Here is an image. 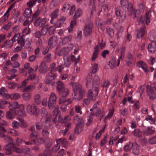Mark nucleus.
<instances>
[{"label":"nucleus","instance_id":"39","mask_svg":"<svg viewBox=\"0 0 156 156\" xmlns=\"http://www.w3.org/2000/svg\"><path fill=\"white\" fill-rule=\"evenodd\" d=\"M41 114L43 116L45 117L46 118L45 121L46 122L50 121L49 119L47 118L48 117V112L46 108H43L41 109Z\"/></svg>","mask_w":156,"mask_h":156},{"label":"nucleus","instance_id":"46","mask_svg":"<svg viewBox=\"0 0 156 156\" xmlns=\"http://www.w3.org/2000/svg\"><path fill=\"white\" fill-rule=\"evenodd\" d=\"M41 95L39 94L35 95L34 97V100L35 103L37 105H38L41 102Z\"/></svg>","mask_w":156,"mask_h":156},{"label":"nucleus","instance_id":"33","mask_svg":"<svg viewBox=\"0 0 156 156\" xmlns=\"http://www.w3.org/2000/svg\"><path fill=\"white\" fill-rule=\"evenodd\" d=\"M132 152L135 155H137L139 154L140 152V148L139 145L137 144H133Z\"/></svg>","mask_w":156,"mask_h":156},{"label":"nucleus","instance_id":"38","mask_svg":"<svg viewBox=\"0 0 156 156\" xmlns=\"http://www.w3.org/2000/svg\"><path fill=\"white\" fill-rule=\"evenodd\" d=\"M132 133L134 136L139 138H140L142 136L141 133L139 129H135L132 132Z\"/></svg>","mask_w":156,"mask_h":156},{"label":"nucleus","instance_id":"27","mask_svg":"<svg viewBox=\"0 0 156 156\" xmlns=\"http://www.w3.org/2000/svg\"><path fill=\"white\" fill-rule=\"evenodd\" d=\"M0 94L5 98H9V94H7V91L4 87H2L0 88Z\"/></svg>","mask_w":156,"mask_h":156},{"label":"nucleus","instance_id":"49","mask_svg":"<svg viewBox=\"0 0 156 156\" xmlns=\"http://www.w3.org/2000/svg\"><path fill=\"white\" fill-rule=\"evenodd\" d=\"M34 140H35V144H37L39 145L44 143L45 141V140L42 137L37 138Z\"/></svg>","mask_w":156,"mask_h":156},{"label":"nucleus","instance_id":"51","mask_svg":"<svg viewBox=\"0 0 156 156\" xmlns=\"http://www.w3.org/2000/svg\"><path fill=\"white\" fill-rule=\"evenodd\" d=\"M107 32L108 33L109 36L111 37H112L114 33V30L111 28H106Z\"/></svg>","mask_w":156,"mask_h":156},{"label":"nucleus","instance_id":"55","mask_svg":"<svg viewBox=\"0 0 156 156\" xmlns=\"http://www.w3.org/2000/svg\"><path fill=\"white\" fill-rule=\"evenodd\" d=\"M36 3L35 0H30L27 3V5L30 8L33 7Z\"/></svg>","mask_w":156,"mask_h":156},{"label":"nucleus","instance_id":"22","mask_svg":"<svg viewBox=\"0 0 156 156\" xmlns=\"http://www.w3.org/2000/svg\"><path fill=\"white\" fill-rule=\"evenodd\" d=\"M137 66L141 68L145 72H147L148 70L147 64L143 61H140L136 63Z\"/></svg>","mask_w":156,"mask_h":156},{"label":"nucleus","instance_id":"21","mask_svg":"<svg viewBox=\"0 0 156 156\" xmlns=\"http://www.w3.org/2000/svg\"><path fill=\"white\" fill-rule=\"evenodd\" d=\"M133 58L132 55L129 52L128 53L126 60V64L127 66H129L132 64Z\"/></svg>","mask_w":156,"mask_h":156},{"label":"nucleus","instance_id":"5","mask_svg":"<svg viewBox=\"0 0 156 156\" xmlns=\"http://www.w3.org/2000/svg\"><path fill=\"white\" fill-rule=\"evenodd\" d=\"M56 99V94L54 93H51L48 99V106L49 108L52 109L55 107Z\"/></svg>","mask_w":156,"mask_h":156},{"label":"nucleus","instance_id":"17","mask_svg":"<svg viewBox=\"0 0 156 156\" xmlns=\"http://www.w3.org/2000/svg\"><path fill=\"white\" fill-rule=\"evenodd\" d=\"M57 37L55 36H53L49 38L48 44L50 48H53L57 44Z\"/></svg>","mask_w":156,"mask_h":156},{"label":"nucleus","instance_id":"24","mask_svg":"<svg viewBox=\"0 0 156 156\" xmlns=\"http://www.w3.org/2000/svg\"><path fill=\"white\" fill-rule=\"evenodd\" d=\"M73 86L74 92H81L83 90H85L84 89H82L81 85L78 83H74L73 84Z\"/></svg>","mask_w":156,"mask_h":156},{"label":"nucleus","instance_id":"56","mask_svg":"<svg viewBox=\"0 0 156 156\" xmlns=\"http://www.w3.org/2000/svg\"><path fill=\"white\" fill-rule=\"evenodd\" d=\"M20 97V95L19 94H12L11 95H9V98L12 99L16 100L19 99Z\"/></svg>","mask_w":156,"mask_h":156},{"label":"nucleus","instance_id":"43","mask_svg":"<svg viewBox=\"0 0 156 156\" xmlns=\"http://www.w3.org/2000/svg\"><path fill=\"white\" fill-rule=\"evenodd\" d=\"M65 85L61 81L58 80L57 83V89L59 91L64 89Z\"/></svg>","mask_w":156,"mask_h":156},{"label":"nucleus","instance_id":"1","mask_svg":"<svg viewBox=\"0 0 156 156\" xmlns=\"http://www.w3.org/2000/svg\"><path fill=\"white\" fill-rule=\"evenodd\" d=\"M120 3L123 9L125 11H128L130 15L134 14V18L136 17L140 13V10H136L135 12L133 9V5L131 3H129L128 0H121Z\"/></svg>","mask_w":156,"mask_h":156},{"label":"nucleus","instance_id":"16","mask_svg":"<svg viewBox=\"0 0 156 156\" xmlns=\"http://www.w3.org/2000/svg\"><path fill=\"white\" fill-rule=\"evenodd\" d=\"M74 93V95L73 96L74 99L77 101H80L82 99L83 96L86 93L85 90H83L81 92H77Z\"/></svg>","mask_w":156,"mask_h":156},{"label":"nucleus","instance_id":"3","mask_svg":"<svg viewBox=\"0 0 156 156\" xmlns=\"http://www.w3.org/2000/svg\"><path fill=\"white\" fill-rule=\"evenodd\" d=\"M27 112L31 115H33L35 116L38 115V108L34 104H28L26 107Z\"/></svg>","mask_w":156,"mask_h":156},{"label":"nucleus","instance_id":"58","mask_svg":"<svg viewBox=\"0 0 156 156\" xmlns=\"http://www.w3.org/2000/svg\"><path fill=\"white\" fill-rule=\"evenodd\" d=\"M139 142L143 146L146 145L148 143V140L144 137H141L140 138Z\"/></svg>","mask_w":156,"mask_h":156},{"label":"nucleus","instance_id":"41","mask_svg":"<svg viewBox=\"0 0 156 156\" xmlns=\"http://www.w3.org/2000/svg\"><path fill=\"white\" fill-rule=\"evenodd\" d=\"M108 65L111 69H113L116 66V60L115 58H113L109 61Z\"/></svg>","mask_w":156,"mask_h":156},{"label":"nucleus","instance_id":"50","mask_svg":"<svg viewBox=\"0 0 156 156\" xmlns=\"http://www.w3.org/2000/svg\"><path fill=\"white\" fill-rule=\"evenodd\" d=\"M32 41V39L31 38H27L25 42L24 47L25 48H29L30 46L31 43Z\"/></svg>","mask_w":156,"mask_h":156},{"label":"nucleus","instance_id":"15","mask_svg":"<svg viewBox=\"0 0 156 156\" xmlns=\"http://www.w3.org/2000/svg\"><path fill=\"white\" fill-rule=\"evenodd\" d=\"M24 106L23 105H19V108L15 111L16 114L22 117H24L26 116L25 112L24 111Z\"/></svg>","mask_w":156,"mask_h":156},{"label":"nucleus","instance_id":"19","mask_svg":"<svg viewBox=\"0 0 156 156\" xmlns=\"http://www.w3.org/2000/svg\"><path fill=\"white\" fill-rule=\"evenodd\" d=\"M48 70V66L45 62H42L39 68V72L42 73H46Z\"/></svg>","mask_w":156,"mask_h":156},{"label":"nucleus","instance_id":"47","mask_svg":"<svg viewBox=\"0 0 156 156\" xmlns=\"http://www.w3.org/2000/svg\"><path fill=\"white\" fill-rule=\"evenodd\" d=\"M145 120L148 121L151 124H153L155 123L154 118H152L151 115H147L145 119Z\"/></svg>","mask_w":156,"mask_h":156},{"label":"nucleus","instance_id":"60","mask_svg":"<svg viewBox=\"0 0 156 156\" xmlns=\"http://www.w3.org/2000/svg\"><path fill=\"white\" fill-rule=\"evenodd\" d=\"M20 126V122L17 121H14L12 123V126L13 128L15 129H18L19 128Z\"/></svg>","mask_w":156,"mask_h":156},{"label":"nucleus","instance_id":"61","mask_svg":"<svg viewBox=\"0 0 156 156\" xmlns=\"http://www.w3.org/2000/svg\"><path fill=\"white\" fill-rule=\"evenodd\" d=\"M64 69V66L62 64H61L57 67L56 68L55 71H57L58 73H60Z\"/></svg>","mask_w":156,"mask_h":156},{"label":"nucleus","instance_id":"9","mask_svg":"<svg viewBox=\"0 0 156 156\" xmlns=\"http://www.w3.org/2000/svg\"><path fill=\"white\" fill-rule=\"evenodd\" d=\"M46 22V18L41 19V17H38L34 21V25L36 27H41L45 24Z\"/></svg>","mask_w":156,"mask_h":156},{"label":"nucleus","instance_id":"2","mask_svg":"<svg viewBox=\"0 0 156 156\" xmlns=\"http://www.w3.org/2000/svg\"><path fill=\"white\" fill-rule=\"evenodd\" d=\"M57 76V74L54 73L52 72H50L46 75V78L44 80V82L46 84L51 85L52 86L54 85L55 82L52 81L55 79Z\"/></svg>","mask_w":156,"mask_h":156},{"label":"nucleus","instance_id":"40","mask_svg":"<svg viewBox=\"0 0 156 156\" xmlns=\"http://www.w3.org/2000/svg\"><path fill=\"white\" fill-rule=\"evenodd\" d=\"M101 110L100 108H97V109H94V111L91 112L90 115L91 116H98L101 113Z\"/></svg>","mask_w":156,"mask_h":156},{"label":"nucleus","instance_id":"31","mask_svg":"<svg viewBox=\"0 0 156 156\" xmlns=\"http://www.w3.org/2000/svg\"><path fill=\"white\" fill-rule=\"evenodd\" d=\"M9 109L11 111H15V109H18L19 108V106L17 101H14L11 104L9 103Z\"/></svg>","mask_w":156,"mask_h":156},{"label":"nucleus","instance_id":"54","mask_svg":"<svg viewBox=\"0 0 156 156\" xmlns=\"http://www.w3.org/2000/svg\"><path fill=\"white\" fill-rule=\"evenodd\" d=\"M8 133L11 134L13 136H16L19 135V133L16 130L14 129H11L7 130V132Z\"/></svg>","mask_w":156,"mask_h":156},{"label":"nucleus","instance_id":"44","mask_svg":"<svg viewBox=\"0 0 156 156\" xmlns=\"http://www.w3.org/2000/svg\"><path fill=\"white\" fill-rule=\"evenodd\" d=\"M23 99L26 101H29L31 98V94L29 93H26L23 94Z\"/></svg>","mask_w":156,"mask_h":156},{"label":"nucleus","instance_id":"25","mask_svg":"<svg viewBox=\"0 0 156 156\" xmlns=\"http://www.w3.org/2000/svg\"><path fill=\"white\" fill-rule=\"evenodd\" d=\"M144 134L145 136L151 135L154 134L155 132V130L151 128L148 127L147 129H144L143 131Z\"/></svg>","mask_w":156,"mask_h":156},{"label":"nucleus","instance_id":"26","mask_svg":"<svg viewBox=\"0 0 156 156\" xmlns=\"http://www.w3.org/2000/svg\"><path fill=\"white\" fill-rule=\"evenodd\" d=\"M16 115L15 111H9L6 113V117L9 119H12Z\"/></svg>","mask_w":156,"mask_h":156},{"label":"nucleus","instance_id":"48","mask_svg":"<svg viewBox=\"0 0 156 156\" xmlns=\"http://www.w3.org/2000/svg\"><path fill=\"white\" fill-rule=\"evenodd\" d=\"M83 126H81V125H76V126L75 130V133L78 134H79L82 130V128Z\"/></svg>","mask_w":156,"mask_h":156},{"label":"nucleus","instance_id":"63","mask_svg":"<svg viewBox=\"0 0 156 156\" xmlns=\"http://www.w3.org/2000/svg\"><path fill=\"white\" fill-rule=\"evenodd\" d=\"M71 63L70 60L68 58L64 59V65L66 67H69Z\"/></svg>","mask_w":156,"mask_h":156},{"label":"nucleus","instance_id":"28","mask_svg":"<svg viewBox=\"0 0 156 156\" xmlns=\"http://www.w3.org/2000/svg\"><path fill=\"white\" fill-rule=\"evenodd\" d=\"M145 26L140 28L137 31V37L138 38L142 37L145 34Z\"/></svg>","mask_w":156,"mask_h":156},{"label":"nucleus","instance_id":"8","mask_svg":"<svg viewBox=\"0 0 156 156\" xmlns=\"http://www.w3.org/2000/svg\"><path fill=\"white\" fill-rule=\"evenodd\" d=\"M14 144H9L5 145L3 148L5 154L7 155H10L14 151Z\"/></svg>","mask_w":156,"mask_h":156},{"label":"nucleus","instance_id":"62","mask_svg":"<svg viewBox=\"0 0 156 156\" xmlns=\"http://www.w3.org/2000/svg\"><path fill=\"white\" fill-rule=\"evenodd\" d=\"M109 81L108 80L105 79L101 86L103 87H108L109 86Z\"/></svg>","mask_w":156,"mask_h":156},{"label":"nucleus","instance_id":"34","mask_svg":"<svg viewBox=\"0 0 156 156\" xmlns=\"http://www.w3.org/2000/svg\"><path fill=\"white\" fill-rule=\"evenodd\" d=\"M32 13V11L30 8L26 9L23 13L24 16L25 17L29 18L31 16Z\"/></svg>","mask_w":156,"mask_h":156},{"label":"nucleus","instance_id":"35","mask_svg":"<svg viewBox=\"0 0 156 156\" xmlns=\"http://www.w3.org/2000/svg\"><path fill=\"white\" fill-rule=\"evenodd\" d=\"M69 90L67 88H65L59 91V93L61 95L62 98L67 96L69 93Z\"/></svg>","mask_w":156,"mask_h":156},{"label":"nucleus","instance_id":"45","mask_svg":"<svg viewBox=\"0 0 156 156\" xmlns=\"http://www.w3.org/2000/svg\"><path fill=\"white\" fill-rule=\"evenodd\" d=\"M82 10L81 9L79 8L76 11L73 17L77 19L80 16L82 15Z\"/></svg>","mask_w":156,"mask_h":156},{"label":"nucleus","instance_id":"32","mask_svg":"<svg viewBox=\"0 0 156 156\" xmlns=\"http://www.w3.org/2000/svg\"><path fill=\"white\" fill-rule=\"evenodd\" d=\"M99 51L98 46L96 45L94 48V50L92 57L91 59L92 61H94L98 57Z\"/></svg>","mask_w":156,"mask_h":156},{"label":"nucleus","instance_id":"42","mask_svg":"<svg viewBox=\"0 0 156 156\" xmlns=\"http://www.w3.org/2000/svg\"><path fill=\"white\" fill-rule=\"evenodd\" d=\"M133 146V144L131 142L129 143L124 146V150L126 152H128L129 151Z\"/></svg>","mask_w":156,"mask_h":156},{"label":"nucleus","instance_id":"14","mask_svg":"<svg viewBox=\"0 0 156 156\" xmlns=\"http://www.w3.org/2000/svg\"><path fill=\"white\" fill-rule=\"evenodd\" d=\"M125 12H121L119 10H116L115 13L116 15L118 17L117 19L119 20V23H122L125 20L126 18V13L125 10Z\"/></svg>","mask_w":156,"mask_h":156},{"label":"nucleus","instance_id":"52","mask_svg":"<svg viewBox=\"0 0 156 156\" xmlns=\"http://www.w3.org/2000/svg\"><path fill=\"white\" fill-rule=\"evenodd\" d=\"M71 59L72 62H74L75 65H76L77 63L79 62L80 60V56L78 55L77 58H76L73 55H72L71 56Z\"/></svg>","mask_w":156,"mask_h":156},{"label":"nucleus","instance_id":"64","mask_svg":"<svg viewBox=\"0 0 156 156\" xmlns=\"http://www.w3.org/2000/svg\"><path fill=\"white\" fill-rule=\"evenodd\" d=\"M149 142L151 144H156V136L150 138L149 140Z\"/></svg>","mask_w":156,"mask_h":156},{"label":"nucleus","instance_id":"36","mask_svg":"<svg viewBox=\"0 0 156 156\" xmlns=\"http://www.w3.org/2000/svg\"><path fill=\"white\" fill-rule=\"evenodd\" d=\"M149 39L151 41H153L156 45V33L154 32H151L150 33Z\"/></svg>","mask_w":156,"mask_h":156},{"label":"nucleus","instance_id":"13","mask_svg":"<svg viewBox=\"0 0 156 156\" xmlns=\"http://www.w3.org/2000/svg\"><path fill=\"white\" fill-rule=\"evenodd\" d=\"M100 84V78L98 75H96L93 78L92 82V87L96 89H99L98 86Z\"/></svg>","mask_w":156,"mask_h":156},{"label":"nucleus","instance_id":"18","mask_svg":"<svg viewBox=\"0 0 156 156\" xmlns=\"http://www.w3.org/2000/svg\"><path fill=\"white\" fill-rule=\"evenodd\" d=\"M73 119L74 122L76 125H81L82 126H84L83 121L82 117L77 115L74 117Z\"/></svg>","mask_w":156,"mask_h":156},{"label":"nucleus","instance_id":"59","mask_svg":"<svg viewBox=\"0 0 156 156\" xmlns=\"http://www.w3.org/2000/svg\"><path fill=\"white\" fill-rule=\"evenodd\" d=\"M92 79V75L91 74H89L87 77L86 80L87 84L86 85L90 83Z\"/></svg>","mask_w":156,"mask_h":156},{"label":"nucleus","instance_id":"6","mask_svg":"<svg viewBox=\"0 0 156 156\" xmlns=\"http://www.w3.org/2000/svg\"><path fill=\"white\" fill-rule=\"evenodd\" d=\"M93 90H90L87 94V97L90 100L94 101L98 94L99 89H96L92 87Z\"/></svg>","mask_w":156,"mask_h":156},{"label":"nucleus","instance_id":"10","mask_svg":"<svg viewBox=\"0 0 156 156\" xmlns=\"http://www.w3.org/2000/svg\"><path fill=\"white\" fill-rule=\"evenodd\" d=\"M147 92L150 99L154 100L156 98V91L151 87H147Z\"/></svg>","mask_w":156,"mask_h":156},{"label":"nucleus","instance_id":"29","mask_svg":"<svg viewBox=\"0 0 156 156\" xmlns=\"http://www.w3.org/2000/svg\"><path fill=\"white\" fill-rule=\"evenodd\" d=\"M0 137L1 138H3L5 140V142L6 143H9V144H12V140L11 137L6 136L2 133L0 134Z\"/></svg>","mask_w":156,"mask_h":156},{"label":"nucleus","instance_id":"11","mask_svg":"<svg viewBox=\"0 0 156 156\" xmlns=\"http://www.w3.org/2000/svg\"><path fill=\"white\" fill-rule=\"evenodd\" d=\"M93 27L92 23H90L89 24H86L85 25L83 30V33L85 36H88L91 34L92 32Z\"/></svg>","mask_w":156,"mask_h":156},{"label":"nucleus","instance_id":"53","mask_svg":"<svg viewBox=\"0 0 156 156\" xmlns=\"http://www.w3.org/2000/svg\"><path fill=\"white\" fill-rule=\"evenodd\" d=\"M56 67V64L55 63H53L50 64L48 69L50 72H54L55 71Z\"/></svg>","mask_w":156,"mask_h":156},{"label":"nucleus","instance_id":"4","mask_svg":"<svg viewBox=\"0 0 156 156\" xmlns=\"http://www.w3.org/2000/svg\"><path fill=\"white\" fill-rule=\"evenodd\" d=\"M151 11H149L146 12L145 16H141L137 20L138 23L140 24L144 23L146 21V23L148 25L151 22Z\"/></svg>","mask_w":156,"mask_h":156},{"label":"nucleus","instance_id":"12","mask_svg":"<svg viewBox=\"0 0 156 156\" xmlns=\"http://www.w3.org/2000/svg\"><path fill=\"white\" fill-rule=\"evenodd\" d=\"M79 113L80 115L82 114L81 106L79 105H76L74 108H72L69 112L70 115L73 116L75 113Z\"/></svg>","mask_w":156,"mask_h":156},{"label":"nucleus","instance_id":"30","mask_svg":"<svg viewBox=\"0 0 156 156\" xmlns=\"http://www.w3.org/2000/svg\"><path fill=\"white\" fill-rule=\"evenodd\" d=\"M72 38V37L71 35L65 37L63 38H61L62 44L63 45H65L68 43L71 40Z\"/></svg>","mask_w":156,"mask_h":156},{"label":"nucleus","instance_id":"37","mask_svg":"<svg viewBox=\"0 0 156 156\" xmlns=\"http://www.w3.org/2000/svg\"><path fill=\"white\" fill-rule=\"evenodd\" d=\"M36 87L35 85H30L27 86L23 89V92H29L32 91L34 90Z\"/></svg>","mask_w":156,"mask_h":156},{"label":"nucleus","instance_id":"57","mask_svg":"<svg viewBox=\"0 0 156 156\" xmlns=\"http://www.w3.org/2000/svg\"><path fill=\"white\" fill-rule=\"evenodd\" d=\"M18 43L21 46H23L25 44V39L23 38V36H22L18 41Z\"/></svg>","mask_w":156,"mask_h":156},{"label":"nucleus","instance_id":"7","mask_svg":"<svg viewBox=\"0 0 156 156\" xmlns=\"http://www.w3.org/2000/svg\"><path fill=\"white\" fill-rule=\"evenodd\" d=\"M56 142L57 143V145L55 146L54 147L53 149L56 151L58 150L60 148V145L59 144H61L62 146L64 147H66L68 146V144L66 139L64 138L62 139L61 138L58 139L57 140H56Z\"/></svg>","mask_w":156,"mask_h":156},{"label":"nucleus","instance_id":"23","mask_svg":"<svg viewBox=\"0 0 156 156\" xmlns=\"http://www.w3.org/2000/svg\"><path fill=\"white\" fill-rule=\"evenodd\" d=\"M149 43L148 44V51L151 53H154L156 51V45L153 41Z\"/></svg>","mask_w":156,"mask_h":156},{"label":"nucleus","instance_id":"20","mask_svg":"<svg viewBox=\"0 0 156 156\" xmlns=\"http://www.w3.org/2000/svg\"><path fill=\"white\" fill-rule=\"evenodd\" d=\"M59 9H56L50 15L51 20L50 23L52 24H54L55 23L54 20L57 17L58 15Z\"/></svg>","mask_w":156,"mask_h":156}]
</instances>
